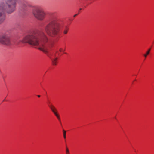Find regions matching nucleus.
<instances>
[{
	"instance_id": "nucleus-1",
	"label": "nucleus",
	"mask_w": 154,
	"mask_h": 154,
	"mask_svg": "<svg viewBox=\"0 0 154 154\" xmlns=\"http://www.w3.org/2000/svg\"><path fill=\"white\" fill-rule=\"evenodd\" d=\"M21 42L38 46V49L45 53L48 52L49 47L52 45L51 41L48 39L44 33L39 31H35L27 35Z\"/></svg>"
},
{
	"instance_id": "nucleus-2",
	"label": "nucleus",
	"mask_w": 154,
	"mask_h": 154,
	"mask_svg": "<svg viewBox=\"0 0 154 154\" xmlns=\"http://www.w3.org/2000/svg\"><path fill=\"white\" fill-rule=\"evenodd\" d=\"M61 25L56 19L51 20L45 28L46 32L50 36L54 37L58 35Z\"/></svg>"
},
{
	"instance_id": "nucleus-3",
	"label": "nucleus",
	"mask_w": 154,
	"mask_h": 154,
	"mask_svg": "<svg viewBox=\"0 0 154 154\" xmlns=\"http://www.w3.org/2000/svg\"><path fill=\"white\" fill-rule=\"evenodd\" d=\"M17 0H8L7 1L4 10L8 13L11 14L15 10Z\"/></svg>"
},
{
	"instance_id": "nucleus-4",
	"label": "nucleus",
	"mask_w": 154,
	"mask_h": 154,
	"mask_svg": "<svg viewBox=\"0 0 154 154\" xmlns=\"http://www.w3.org/2000/svg\"><path fill=\"white\" fill-rule=\"evenodd\" d=\"M33 14L37 19L42 21L43 20L45 17V13L44 11L41 8H35L32 11Z\"/></svg>"
},
{
	"instance_id": "nucleus-5",
	"label": "nucleus",
	"mask_w": 154,
	"mask_h": 154,
	"mask_svg": "<svg viewBox=\"0 0 154 154\" xmlns=\"http://www.w3.org/2000/svg\"><path fill=\"white\" fill-rule=\"evenodd\" d=\"M9 32H6L0 36V43L6 45L11 44V40L8 34Z\"/></svg>"
},
{
	"instance_id": "nucleus-6",
	"label": "nucleus",
	"mask_w": 154,
	"mask_h": 154,
	"mask_svg": "<svg viewBox=\"0 0 154 154\" xmlns=\"http://www.w3.org/2000/svg\"><path fill=\"white\" fill-rule=\"evenodd\" d=\"M52 112L54 113V114L56 116L57 118H58V120H60V118L58 114L56 112L55 110L56 109L55 107L53 105L49 106Z\"/></svg>"
},
{
	"instance_id": "nucleus-7",
	"label": "nucleus",
	"mask_w": 154,
	"mask_h": 154,
	"mask_svg": "<svg viewBox=\"0 0 154 154\" xmlns=\"http://www.w3.org/2000/svg\"><path fill=\"white\" fill-rule=\"evenodd\" d=\"M5 19V15L2 13L0 12V24L2 23Z\"/></svg>"
},
{
	"instance_id": "nucleus-8",
	"label": "nucleus",
	"mask_w": 154,
	"mask_h": 154,
	"mask_svg": "<svg viewBox=\"0 0 154 154\" xmlns=\"http://www.w3.org/2000/svg\"><path fill=\"white\" fill-rule=\"evenodd\" d=\"M151 49L150 48H149L147 51L146 53L144 54V56L145 58H146L147 56L150 53V51Z\"/></svg>"
},
{
	"instance_id": "nucleus-9",
	"label": "nucleus",
	"mask_w": 154,
	"mask_h": 154,
	"mask_svg": "<svg viewBox=\"0 0 154 154\" xmlns=\"http://www.w3.org/2000/svg\"><path fill=\"white\" fill-rule=\"evenodd\" d=\"M57 58H55L53 60H52L53 63L54 65H56L57 64Z\"/></svg>"
},
{
	"instance_id": "nucleus-10",
	"label": "nucleus",
	"mask_w": 154,
	"mask_h": 154,
	"mask_svg": "<svg viewBox=\"0 0 154 154\" xmlns=\"http://www.w3.org/2000/svg\"><path fill=\"white\" fill-rule=\"evenodd\" d=\"M63 135L64 138V139H66V131L64 130H63Z\"/></svg>"
},
{
	"instance_id": "nucleus-11",
	"label": "nucleus",
	"mask_w": 154,
	"mask_h": 154,
	"mask_svg": "<svg viewBox=\"0 0 154 154\" xmlns=\"http://www.w3.org/2000/svg\"><path fill=\"white\" fill-rule=\"evenodd\" d=\"M68 30V29L66 28L63 30V33L65 34H66L67 33Z\"/></svg>"
},
{
	"instance_id": "nucleus-12",
	"label": "nucleus",
	"mask_w": 154,
	"mask_h": 154,
	"mask_svg": "<svg viewBox=\"0 0 154 154\" xmlns=\"http://www.w3.org/2000/svg\"><path fill=\"white\" fill-rule=\"evenodd\" d=\"M66 154H70L69 150L67 147L66 148Z\"/></svg>"
},
{
	"instance_id": "nucleus-13",
	"label": "nucleus",
	"mask_w": 154,
	"mask_h": 154,
	"mask_svg": "<svg viewBox=\"0 0 154 154\" xmlns=\"http://www.w3.org/2000/svg\"><path fill=\"white\" fill-rule=\"evenodd\" d=\"M65 50V49H64L63 50V49L62 48H61L60 49H59V51H60V52H62V51H64Z\"/></svg>"
},
{
	"instance_id": "nucleus-14",
	"label": "nucleus",
	"mask_w": 154,
	"mask_h": 154,
	"mask_svg": "<svg viewBox=\"0 0 154 154\" xmlns=\"http://www.w3.org/2000/svg\"><path fill=\"white\" fill-rule=\"evenodd\" d=\"M77 15V14H75V15H74V17H76V16Z\"/></svg>"
},
{
	"instance_id": "nucleus-15",
	"label": "nucleus",
	"mask_w": 154,
	"mask_h": 154,
	"mask_svg": "<svg viewBox=\"0 0 154 154\" xmlns=\"http://www.w3.org/2000/svg\"><path fill=\"white\" fill-rule=\"evenodd\" d=\"M37 96H38V97H40V95H37Z\"/></svg>"
},
{
	"instance_id": "nucleus-16",
	"label": "nucleus",
	"mask_w": 154,
	"mask_h": 154,
	"mask_svg": "<svg viewBox=\"0 0 154 154\" xmlns=\"http://www.w3.org/2000/svg\"><path fill=\"white\" fill-rule=\"evenodd\" d=\"M81 9H81V8H80V9L79 10H80V11H81Z\"/></svg>"
},
{
	"instance_id": "nucleus-17",
	"label": "nucleus",
	"mask_w": 154,
	"mask_h": 154,
	"mask_svg": "<svg viewBox=\"0 0 154 154\" xmlns=\"http://www.w3.org/2000/svg\"><path fill=\"white\" fill-rule=\"evenodd\" d=\"M49 104H50V102H49Z\"/></svg>"
}]
</instances>
